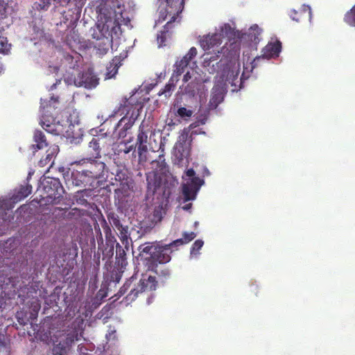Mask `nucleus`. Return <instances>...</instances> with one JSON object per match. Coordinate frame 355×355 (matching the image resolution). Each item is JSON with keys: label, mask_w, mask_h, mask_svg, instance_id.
Instances as JSON below:
<instances>
[{"label": "nucleus", "mask_w": 355, "mask_h": 355, "mask_svg": "<svg viewBox=\"0 0 355 355\" xmlns=\"http://www.w3.org/2000/svg\"><path fill=\"white\" fill-rule=\"evenodd\" d=\"M74 165L79 167L80 169H83V172L90 176L93 180L103 177L105 164L98 159L83 158L71 163V166Z\"/></svg>", "instance_id": "39448f33"}, {"label": "nucleus", "mask_w": 355, "mask_h": 355, "mask_svg": "<svg viewBox=\"0 0 355 355\" xmlns=\"http://www.w3.org/2000/svg\"><path fill=\"white\" fill-rule=\"evenodd\" d=\"M31 308L32 309V312L31 313L30 318L33 320L36 318L37 313L41 308L40 302L37 298L33 297L31 302Z\"/></svg>", "instance_id": "473e14b6"}, {"label": "nucleus", "mask_w": 355, "mask_h": 355, "mask_svg": "<svg viewBox=\"0 0 355 355\" xmlns=\"http://www.w3.org/2000/svg\"><path fill=\"white\" fill-rule=\"evenodd\" d=\"M137 106V105L132 103L130 99L124 98L119 106L114 110L112 116L125 114L116 125V128L121 126L123 123H125L123 127L119 131V135L120 137H125L126 132L132 127L137 120L139 116Z\"/></svg>", "instance_id": "7ed1b4c3"}, {"label": "nucleus", "mask_w": 355, "mask_h": 355, "mask_svg": "<svg viewBox=\"0 0 355 355\" xmlns=\"http://www.w3.org/2000/svg\"><path fill=\"white\" fill-rule=\"evenodd\" d=\"M193 168H189L186 171L189 180L182 185V193L184 201L195 200L198 191L204 184V180L199 177H196Z\"/></svg>", "instance_id": "423d86ee"}, {"label": "nucleus", "mask_w": 355, "mask_h": 355, "mask_svg": "<svg viewBox=\"0 0 355 355\" xmlns=\"http://www.w3.org/2000/svg\"><path fill=\"white\" fill-rule=\"evenodd\" d=\"M290 17L297 22L311 21L312 17L311 8L309 6L303 5L298 10L293 9L289 13Z\"/></svg>", "instance_id": "f8f14e48"}, {"label": "nucleus", "mask_w": 355, "mask_h": 355, "mask_svg": "<svg viewBox=\"0 0 355 355\" xmlns=\"http://www.w3.org/2000/svg\"><path fill=\"white\" fill-rule=\"evenodd\" d=\"M223 99L224 94L221 91L217 89L213 92L209 103V107L211 109H216L223 102Z\"/></svg>", "instance_id": "a878e982"}, {"label": "nucleus", "mask_w": 355, "mask_h": 355, "mask_svg": "<svg viewBox=\"0 0 355 355\" xmlns=\"http://www.w3.org/2000/svg\"><path fill=\"white\" fill-rule=\"evenodd\" d=\"M153 127L148 121L144 120L139 127V131L137 139V146L140 162H145L146 153L148 151V135L152 131Z\"/></svg>", "instance_id": "6e6552de"}, {"label": "nucleus", "mask_w": 355, "mask_h": 355, "mask_svg": "<svg viewBox=\"0 0 355 355\" xmlns=\"http://www.w3.org/2000/svg\"><path fill=\"white\" fill-rule=\"evenodd\" d=\"M190 85H188L186 88H185V92L186 93H189V94H193V92L194 91H191L189 88Z\"/></svg>", "instance_id": "5fc2aeb1"}, {"label": "nucleus", "mask_w": 355, "mask_h": 355, "mask_svg": "<svg viewBox=\"0 0 355 355\" xmlns=\"http://www.w3.org/2000/svg\"><path fill=\"white\" fill-rule=\"evenodd\" d=\"M42 189H37L40 192V200H37L41 205L49 204H58L62 197L64 189L58 178H46L42 182Z\"/></svg>", "instance_id": "20e7f679"}, {"label": "nucleus", "mask_w": 355, "mask_h": 355, "mask_svg": "<svg viewBox=\"0 0 355 355\" xmlns=\"http://www.w3.org/2000/svg\"><path fill=\"white\" fill-rule=\"evenodd\" d=\"M183 240H184V242L186 243H189L190 241H191L193 239H194L196 236V234L193 232H184L183 233Z\"/></svg>", "instance_id": "49530a36"}, {"label": "nucleus", "mask_w": 355, "mask_h": 355, "mask_svg": "<svg viewBox=\"0 0 355 355\" xmlns=\"http://www.w3.org/2000/svg\"><path fill=\"white\" fill-rule=\"evenodd\" d=\"M355 9L352 8L345 15V21L352 26H355Z\"/></svg>", "instance_id": "c9c22d12"}, {"label": "nucleus", "mask_w": 355, "mask_h": 355, "mask_svg": "<svg viewBox=\"0 0 355 355\" xmlns=\"http://www.w3.org/2000/svg\"><path fill=\"white\" fill-rule=\"evenodd\" d=\"M107 219L110 224L115 227L116 229L123 226L119 220V217L114 212H110L107 214Z\"/></svg>", "instance_id": "72a5a7b5"}, {"label": "nucleus", "mask_w": 355, "mask_h": 355, "mask_svg": "<svg viewBox=\"0 0 355 355\" xmlns=\"http://www.w3.org/2000/svg\"><path fill=\"white\" fill-rule=\"evenodd\" d=\"M65 42L69 46H72L73 42H78V35L74 30H71L69 33L67 35Z\"/></svg>", "instance_id": "e433bc0d"}, {"label": "nucleus", "mask_w": 355, "mask_h": 355, "mask_svg": "<svg viewBox=\"0 0 355 355\" xmlns=\"http://www.w3.org/2000/svg\"><path fill=\"white\" fill-rule=\"evenodd\" d=\"M71 178L72 183L76 186H91L94 181L90 176L87 175V174L83 172V169H80L79 167L71 173Z\"/></svg>", "instance_id": "ddd939ff"}, {"label": "nucleus", "mask_w": 355, "mask_h": 355, "mask_svg": "<svg viewBox=\"0 0 355 355\" xmlns=\"http://www.w3.org/2000/svg\"><path fill=\"white\" fill-rule=\"evenodd\" d=\"M3 31V30H0V53L7 54L10 51V45L8 44L7 39L1 36Z\"/></svg>", "instance_id": "f704fd0d"}, {"label": "nucleus", "mask_w": 355, "mask_h": 355, "mask_svg": "<svg viewBox=\"0 0 355 355\" xmlns=\"http://www.w3.org/2000/svg\"><path fill=\"white\" fill-rule=\"evenodd\" d=\"M175 76H172L168 83L164 86V87L159 91V95H164L166 97L170 96L171 95L172 92L174 90L175 87V82L178 80V78H174Z\"/></svg>", "instance_id": "7c9ffc66"}, {"label": "nucleus", "mask_w": 355, "mask_h": 355, "mask_svg": "<svg viewBox=\"0 0 355 355\" xmlns=\"http://www.w3.org/2000/svg\"><path fill=\"white\" fill-rule=\"evenodd\" d=\"M191 204H189V205H187L184 207H183V209L185 210H188L189 209L191 208Z\"/></svg>", "instance_id": "6e6d98bb"}, {"label": "nucleus", "mask_w": 355, "mask_h": 355, "mask_svg": "<svg viewBox=\"0 0 355 355\" xmlns=\"http://www.w3.org/2000/svg\"><path fill=\"white\" fill-rule=\"evenodd\" d=\"M221 35V40L223 37H227L229 40L234 39L236 37V33L235 29L232 28L230 24H225L220 28V32L217 33Z\"/></svg>", "instance_id": "bb28decb"}, {"label": "nucleus", "mask_w": 355, "mask_h": 355, "mask_svg": "<svg viewBox=\"0 0 355 355\" xmlns=\"http://www.w3.org/2000/svg\"><path fill=\"white\" fill-rule=\"evenodd\" d=\"M146 181L148 195H153L157 189L159 187L160 182L157 180L155 174L148 175Z\"/></svg>", "instance_id": "b1692460"}, {"label": "nucleus", "mask_w": 355, "mask_h": 355, "mask_svg": "<svg viewBox=\"0 0 355 355\" xmlns=\"http://www.w3.org/2000/svg\"><path fill=\"white\" fill-rule=\"evenodd\" d=\"M32 192V186L28 182L26 185H21L18 189L15 190V193L10 198L9 202L15 204L27 196H28ZM8 201L0 200L1 207H7Z\"/></svg>", "instance_id": "9b49d317"}, {"label": "nucleus", "mask_w": 355, "mask_h": 355, "mask_svg": "<svg viewBox=\"0 0 355 355\" xmlns=\"http://www.w3.org/2000/svg\"><path fill=\"white\" fill-rule=\"evenodd\" d=\"M282 49V44L277 41L274 43L268 44L263 49V57L270 58L274 56H278Z\"/></svg>", "instance_id": "dca6fc26"}, {"label": "nucleus", "mask_w": 355, "mask_h": 355, "mask_svg": "<svg viewBox=\"0 0 355 355\" xmlns=\"http://www.w3.org/2000/svg\"><path fill=\"white\" fill-rule=\"evenodd\" d=\"M219 53H220V52L218 51V54L209 55V53H207L206 55V58L204 60V64L205 66H209L211 62H213L218 59Z\"/></svg>", "instance_id": "a19ab883"}, {"label": "nucleus", "mask_w": 355, "mask_h": 355, "mask_svg": "<svg viewBox=\"0 0 355 355\" xmlns=\"http://www.w3.org/2000/svg\"><path fill=\"white\" fill-rule=\"evenodd\" d=\"M56 150H57V149H55V148H53L52 150L49 149L46 151V155L45 158H42L38 162L39 166L44 167L49 164L50 165V167L52 166V165L54 163V159L55 157Z\"/></svg>", "instance_id": "393cba45"}, {"label": "nucleus", "mask_w": 355, "mask_h": 355, "mask_svg": "<svg viewBox=\"0 0 355 355\" xmlns=\"http://www.w3.org/2000/svg\"><path fill=\"white\" fill-rule=\"evenodd\" d=\"M133 181L131 179L119 183L117 189L114 190L115 195L119 200H123V198L129 196L130 191L133 189Z\"/></svg>", "instance_id": "2eb2a0df"}, {"label": "nucleus", "mask_w": 355, "mask_h": 355, "mask_svg": "<svg viewBox=\"0 0 355 355\" xmlns=\"http://www.w3.org/2000/svg\"><path fill=\"white\" fill-rule=\"evenodd\" d=\"M114 248H113V246H111V247H107L106 246V248H105V249H102V253H103V259H110V258H112L114 255Z\"/></svg>", "instance_id": "79ce46f5"}, {"label": "nucleus", "mask_w": 355, "mask_h": 355, "mask_svg": "<svg viewBox=\"0 0 355 355\" xmlns=\"http://www.w3.org/2000/svg\"><path fill=\"white\" fill-rule=\"evenodd\" d=\"M119 231V239L122 244L125 246L127 250H129V234L128 227L121 226L117 229Z\"/></svg>", "instance_id": "2f4dec72"}, {"label": "nucleus", "mask_w": 355, "mask_h": 355, "mask_svg": "<svg viewBox=\"0 0 355 355\" xmlns=\"http://www.w3.org/2000/svg\"><path fill=\"white\" fill-rule=\"evenodd\" d=\"M177 113L180 117L184 118L190 117L192 115L193 112L191 110H187L186 107H182L178 108Z\"/></svg>", "instance_id": "a18cd8bd"}, {"label": "nucleus", "mask_w": 355, "mask_h": 355, "mask_svg": "<svg viewBox=\"0 0 355 355\" xmlns=\"http://www.w3.org/2000/svg\"><path fill=\"white\" fill-rule=\"evenodd\" d=\"M184 244H185V243L184 242L183 239H178L167 245H169L170 249H171L173 246H180Z\"/></svg>", "instance_id": "3c124183"}, {"label": "nucleus", "mask_w": 355, "mask_h": 355, "mask_svg": "<svg viewBox=\"0 0 355 355\" xmlns=\"http://www.w3.org/2000/svg\"><path fill=\"white\" fill-rule=\"evenodd\" d=\"M38 287V285H33V283L31 285L21 286L19 289L18 297L24 302L26 299L33 297V295L37 293Z\"/></svg>", "instance_id": "a211bd4d"}, {"label": "nucleus", "mask_w": 355, "mask_h": 355, "mask_svg": "<svg viewBox=\"0 0 355 355\" xmlns=\"http://www.w3.org/2000/svg\"><path fill=\"white\" fill-rule=\"evenodd\" d=\"M189 62L190 61H189L187 58L184 57H183L180 61H177L175 64V69H174L173 76H175V78H178V76H180L184 71L185 68L187 67Z\"/></svg>", "instance_id": "c85d7f7f"}, {"label": "nucleus", "mask_w": 355, "mask_h": 355, "mask_svg": "<svg viewBox=\"0 0 355 355\" xmlns=\"http://www.w3.org/2000/svg\"><path fill=\"white\" fill-rule=\"evenodd\" d=\"M155 272L158 275L159 280H157L155 277L147 276L146 275H143L138 279L137 275H133L127 279L115 295L117 296V299L127 293L125 300V302L130 304L135 301L139 294L146 291H155L157 288L159 281L163 283L164 279L162 278L167 279L171 275L170 270L168 268L161 270L159 272L155 270Z\"/></svg>", "instance_id": "f257e3e1"}, {"label": "nucleus", "mask_w": 355, "mask_h": 355, "mask_svg": "<svg viewBox=\"0 0 355 355\" xmlns=\"http://www.w3.org/2000/svg\"><path fill=\"white\" fill-rule=\"evenodd\" d=\"M155 246L156 245H153L150 243H146L143 245H141L139 247L140 255L143 256L144 254L146 255H149V257H146V259H147L148 258H149L151 259L152 261L153 259L154 251H155Z\"/></svg>", "instance_id": "cd10ccee"}, {"label": "nucleus", "mask_w": 355, "mask_h": 355, "mask_svg": "<svg viewBox=\"0 0 355 355\" xmlns=\"http://www.w3.org/2000/svg\"><path fill=\"white\" fill-rule=\"evenodd\" d=\"M105 240H106V246H107V247L113 246V248H114V244L116 242V240L113 234L106 236Z\"/></svg>", "instance_id": "8fccbe9b"}, {"label": "nucleus", "mask_w": 355, "mask_h": 355, "mask_svg": "<svg viewBox=\"0 0 355 355\" xmlns=\"http://www.w3.org/2000/svg\"><path fill=\"white\" fill-rule=\"evenodd\" d=\"M130 178L128 176L126 173L117 170L116 173L115 175V180L119 182V183L123 182L126 180H130Z\"/></svg>", "instance_id": "37998d69"}, {"label": "nucleus", "mask_w": 355, "mask_h": 355, "mask_svg": "<svg viewBox=\"0 0 355 355\" xmlns=\"http://www.w3.org/2000/svg\"><path fill=\"white\" fill-rule=\"evenodd\" d=\"M94 230H95L96 232L97 233L96 239H97L98 250H101V248L103 246V238L102 233L101 232L99 225L97 223H96L94 224Z\"/></svg>", "instance_id": "4c0bfd02"}, {"label": "nucleus", "mask_w": 355, "mask_h": 355, "mask_svg": "<svg viewBox=\"0 0 355 355\" xmlns=\"http://www.w3.org/2000/svg\"><path fill=\"white\" fill-rule=\"evenodd\" d=\"M34 5L37 10H47L51 5V0H39V2H35Z\"/></svg>", "instance_id": "58836bf2"}, {"label": "nucleus", "mask_w": 355, "mask_h": 355, "mask_svg": "<svg viewBox=\"0 0 355 355\" xmlns=\"http://www.w3.org/2000/svg\"><path fill=\"white\" fill-rule=\"evenodd\" d=\"M33 140L35 144H33L32 148L35 150L42 149L48 146L46 137L41 130L35 131Z\"/></svg>", "instance_id": "412c9836"}, {"label": "nucleus", "mask_w": 355, "mask_h": 355, "mask_svg": "<svg viewBox=\"0 0 355 355\" xmlns=\"http://www.w3.org/2000/svg\"><path fill=\"white\" fill-rule=\"evenodd\" d=\"M115 333V331H113L112 333H110L108 336H107V337L109 336V338H111V336H112V334H114Z\"/></svg>", "instance_id": "bf43d9fd"}, {"label": "nucleus", "mask_w": 355, "mask_h": 355, "mask_svg": "<svg viewBox=\"0 0 355 355\" xmlns=\"http://www.w3.org/2000/svg\"><path fill=\"white\" fill-rule=\"evenodd\" d=\"M155 250L153 259L148 266V268L153 270L157 268V263L163 264L169 262L171 259V254L172 253V250L170 249L168 245H156Z\"/></svg>", "instance_id": "1a4fd4ad"}, {"label": "nucleus", "mask_w": 355, "mask_h": 355, "mask_svg": "<svg viewBox=\"0 0 355 355\" xmlns=\"http://www.w3.org/2000/svg\"><path fill=\"white\" fill-rule=\"evenodd\" d=\"M58 97H51L49 101L41 99L42 117L40 124L47 132L58 135L57 125L59 124Z\"/></svg>", "instance_id": "f03ea898"}, {"label": "nucleus", "mask_w": 355, "mask_h": 355, "mask_svg": "<svg viewBox=\"0 0 355 355\" xmlns=\"http://www.w3.org/2000/svg\"><path fill=\"white\" fill-rule=\"evenodd\" d=\"M102 228L103 229L105 236L112 235V230L105 218H103L101 221Z\"/></svg>", "instance_id": "de8ad7c7"}, {"label": "nucleus", "mask_w": 355, "mask_h": 355, "mask_svg": "<svg viewBox=\"0 0 355 355\" xmlns=\"http://www.w3.org/2000/svg\"><path fill=\"white\" fill-rule=\"evenodd\" d=\"M31 175H32V173H31V172H30V173H28V177H27V181H28H28H29V180L31 178Z\"/></svg>", "instance_id": "13d9d810"}, {"label": "nucleus", "mask_w": 355, "mask_h": 355, "mask_svg": "<svg viewBox=\"0 0 355 355\" xmlns=\"http://www.w3.org/2000/svg\"><path fill=\"white\" fill-rule=\"evenodd\" d=\"M99 79L90 69L82 73H79L75 78V85L78 87H83L87 89H93L98 85Z\"/></svg>", "instance_id": "9d476101"}, {"label": "nucleus", "mask_w": 355, "mask_h": 355, "mask_svg": "<svg viewBox=\"0 0 355 355\" xmlns=\"http://www.w3.org/2000/svg\"><path fill=\"white\" fill-rule=\"evenodd\" d=\"M173 22L174 21L169 20L164 26L163 30L157 34V40L159 44V46H164L166 45L165 43L166 39L171 35L170 30L173 27Z\"/></svg>", "instance_id": "aec40b11"}, {"label": "nucleus", "mask_w": 355, "mask_h": 355, "mask_svg": "<svg viewBox=\"0 0 355 355\" xmlns=\"http://www.w3.org/2000/svg\"><path fill=\"white\" fill-rule=\"evenodd\" d=\"M130 150H131V149H128V150H125V153H128L130 151Z\"/></svg>", "instance_id": "052dcab7"}, {"label": "nucleus", "mask_w": 355, "mask_h": 355, "mask_svg": "<svg viewBox=\"0 0 355 355\" xmlns=\"http://www.w3.org/2000/svg\"><path fill=\"white\" fill-rule=\"evenodd\" d=\"M105 24L103 25L102 29H100V26H98L97 28L98 32H94L92 37L96 39L94 43V47L96 49V53L99 56H103L107 54L112 46V37L108 32V28L103 33Z\"/></svg>", "instance_id": "0eeeda50"}, {"label": "nucleus", "mask_w": 355, "mask_h": 355, "mask_svg": "<svg viewBox=\"0 0 355 355\" xmlns=\"http://www.w3.org/2000/svg\"><path fill=\"white\" fill-rule=\"evenodd\" d=\"M222 43L221 35L217 33L207 35L200 40V46L207 51L219 46Z\"/></svg>", "instance_id": "4468645a"}, {"label": "nucleus", "mask_w": 355, "mask_h": 355, "mask_svg": "<svg viewBox=\"0 0 355 355\" xmlns=\"http://www.w3.org/2000/svg\"><path fill=\"white\" fill-rule=\"evenodd\" d=\"M191 78V76L189 73V72H187L186 74H184V77H183V81L184 83H187L188 82L190 79Z\"/></svg>", "instance_id": "864d4df0"}, {"label": "nucleus", "mask_w": 355, "mask_h": 355, "mask_svg": "<svg viewBox=\"0 0 355 355\" xmlns=\"http://www.w3.org/2000/svg\"><path fill=\"white\" fill-rule=\"evenodd\" d=\"M122 59L120 56H115L107 66V72L105 73V79H110L115 76L118 72L119 68L122 64Z\"/></svg>", "instance_id": "f3484780"}, {"label": "nucleus", "mask_w": 355, "mask_h": 355, "mask_svg": "<svg viewBox=\"0 0 355 355\" xmlns=\"http://www.w3.org/2000/svg\"><path fill=\"white\" fill-rule=\"evenodd\" d=\"M203 245H204V242L202 240H201V239L196 240L192 245V247L191 248V254H198L199 250L203 246Z\"/></svg>", "instance_id": "ea45409f"}, {"label": "nucleus", "mask_w": 355, "mask_h": 355, "mask_svg": "<svg viewBox=\"0 0 355 355\" xmlns=\"http://www.w3.org/2000/svg\"><path fill=\"white\" fill-rule=\"evenodd\" d=\"M16 318L19 323L21 325H25L28 322V318L25 315V313L23 311H18L16 314Z\"/></svg>", "instance_id": "c03bdc74"}, {"label": "nucleus", "mask_w": 355, "mask_h": 355, "mask_svg": "<svg viewBox=\"0 0 355 355\" xmlns=\"http://www.w3.org/2000/svg\"><path fill=\"white\" fill-rule=\"evenodd\" d=\"M6 6L3 1L0 0V17L3 18L6 14Z\"/></svg>", "instance_id": "603ef678"}, {"label": "nucleus", "mask_w": 355, "mask_h": 355, "mask_svg": "<svg viewBox=\"0 0 355 355\" xmlns=\"http://www.w3.org/2000/svg\"><path fill=\"white\" fill-rule=\"evenodd\" d=\"M26 207V205L20 206V207L18 209V210H24Z\"/></svg>", "instance_id": "4d7b16f0"}, {"label": "nucleus", "mask_w": 355, "mask_h": 355, "mask_svg": "<svg viewBox=\"0 0 355 355\" xmlns=\"http://www.w3.org/2000/svg\"><path fill=\"white\" fill-rule=\"evenodd\" d=\"M79 331V329L74 327L69 334H67L65 339V344L67 346H71L75 341H77L80 339V337L82 336L83 331Z\"/></svg>", "instance_id": "c756f323"}, {"label": "nucleus", "mask_w": 355, "mask_h": 355, "mask_svg": "<svg viewBox=\"0 0 355 355\" xmlns=\"http://www.w3.org/2000/svg\"><path fill=\"white\" fill-rule=\"evenodd\" d=\"M126 248H123L119 243L116 244V264L121 268L128 264L126 259Z\"/></svg>", "instance_id": "6ab92c4d"}, {"label": "nucleus", "mask_w": 355, "mask_h": 355, "mask_svg": "<svg viewBox=\"0 0 355 355\" xmlns=\"http://www.w3.org/2000/svg\"><path fill=\"white\" fill-rule=\"evenodd\" d=\"M88 150L92 157L99 159L101 157V148L98 138H93L89 143Z\"/></svg>", "instance_id": "5701e85b"}, {"label": "nucleus", "mask_w": 355, "mask_h": 355, "mask_svg": "<svg viewBox=\"0 0 355 355\" xmlns=\"http://www.w3.org/2000/svg\"><path fill=\"white\" fill-rule=\"evenodd\" d=\"M197 55V49L195 47H191L189 52L184 56L187 58V59L191 62V60L195 58Z\"/></svg>", "instance_id": "09e8293b"}, {"label": "nucleus", "mask_w": 355, "mask_h": 355, "mask_svg": "<svg viewBox=\"0 0 355 355\" xmlns=\"http://www.w3.org/2000/svg\"><path fill=\"white\" fill-rule=\"evenodd\" d=\"M152 168L157 173H165L167 171V164L164 154L158 156V158L151 162Z\"/></svg>", "instance_id": "4be33fe9"}]
</instances>
